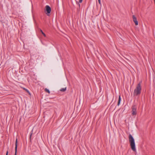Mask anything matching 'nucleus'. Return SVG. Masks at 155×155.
Wrapping results in <instances>:
<instances>
[{
    "instance_id": "f257e3e1",
    "label": "nucleus",
    "mask_w": 155,
    "mask_h": 155,
    "mask_svg": "<svg viewBox=\"0 0 155 155\" xmlns=\"http://www.w3.org/2000/svg\"><path fill=\"white\" fill-rule=\"evenodd\" d=\"M129 141L131 149L134 151H136L134 139L132 135L130 134L129 135Z\"/></svg>"
},
{
    "instance_id": "f03ea898",
    "label": "nucleus",
    "mask_w": 155,
    "mask_h": 155,
    "mask_svg": "<svg viewBox=\"0 0 155 155\" xmlns=\"http://www.w3.org/2000/svg\"><path fill=\"white\" fill-rule=\"evenodd\" d=\"M141 84L140 83L137 84L136 88L134 90V95L137 96L140 94L141 93Z\"/></svg>"
},
{
    "instance_id": "7ed1b4c3",
    "label": "nucleus",
    "mask_w": 155,
    "mask_h": 155,
    "mask_svg": "<svg viewBox=\"0 0 155 155\" xmlns=\"http://www.w3.org/2000/svg\"><path fill=\"white\" fill-rule=\"evenodd\" d=\"M132 114L133 115H136L137 114V107L135 106H133L132 107Z\"/></svg>"
},
{
    "instance_id": "20e7f679",
    "label": "nucleus",
    "mask_w": 155,
    "mask_h": 155,
    "mask_svg": "<svg viewBox=\"0 0 155 155\" xmlns=\"http://www.w3.org/2000/svg\"><path fill=\"white\" fill-rule=\"evenodd\" d=\"M46 10L48 14H50L51 11V9L50 7L48 5H46L45 6Z\"/></svg>"
},
{
    "instance_id": "39448f33",
    "label": "nucleus",
    "mask_w": 155,
    "mask_h": 155,
    "mask_svg": "<svg viewBox=\"0 0 155 155\" xmlns=\"http://www.w3.org/2000/svg\"><path fill=\"white\" fill-rule=\"evenodd\" d=\"M133 21L134 22L136 25H138V22L137 20V18L134 15L132 16Z\"/></svg>"
},
{
    "instance_id": "423d86ee",
    "label": "nucleus",
    "mask_w": 155,
    "mask_h": 155,
    "mask_svg": "<svg viewBox=\"0 0 155 155\" xmlns=\"http://www.w3.org/2000/svg\"><path fill=\"white\" fill-rule=\"evenodd\" d=\"M17 149V139H16L15 143V155H16Z\"/></svg>"
},
{
    "instance_id": "0eeeda50",
    "label": "nucleus",
    "mask_w": 155,
    "mask_h": 155,
    "mask_svg": "<svg viewBox=\"0 0 155 155\" xmlns=\"http://www.w3.org/2000/svg\"><path fill=\"white\" fill-rule=\"evenodd\" d=\"M77 4H78V5L79 7L80 6V5L79 4V3H81L83 0H75Z\"/></svg>"
},
{
    "instance_id": "6e6552de",
    "label": "nucleus",
    "mask_w": 155,
    "mask_h": 155,
    "mask_svg": "<svg viewBox=\"0 0 155 155\" xmlns=\"http://www.w3.org/2000/svg\"><path fill=\"white\" fill-rule=\"evenodd\" d=\"M120 101H121V97H120V95H119V99H118V103H117V105L118 106H119V104L120 103Z\"/></svg>"
},
{
    "instance_id": "1a4fd4ad",
    "label": "nucleus",
    "mask_w": 155,
    "mask_h": 155,
    "mask_svg": "<svg viewBox=\"0 0 155 155\" xmlns=\"http://www.w3.org/2000/svg\"><path fill=\"white\" fill-rule=\"evenodd\" d=\"M66 90V87L64 88H62L60 90V91L62 92L65 91Z\"/></svg>"
},
{
    "instance_id": "9d476101",
    "label": "nucleus",
    "mask_w": 155,
    "mask_h": 155,
    "mask_svg": "<svg viewBox=\"0 0 155 155\" xmlns=\"http://www.w3.org/2000/svg\"><path fill=\"white\" fill-rule=\"evenodd\" d=\"M45 91L47 92H48V93H50V91H49V90L47 88H45Z\"/></svg>"
},
{
    "instance_id": "9b49d317",
    "label": "nucleus",
    "mask_w": 155,
    "mask_h": 155,
    "mask_svg": "<svg viewBox=\"0 0 155 155\" xmlns=\"http://www.w3.org/2000/svg\"><path fill=\"white\" fill-rule=\"evenodd\" d=\"M40 31L41 32V33L45 37H46L45 34L42 31L41 29H40Z\"/></svg>"
},
{
    "instance_id": "f8f14e48",
    "label": "nucleus",
    "mask_w": 155,
    "mask_h": 155,
    "mask_svg": "<svg viewBox=\"0 0 155 155\" xmlns=\"http://www.w3.org/2000/svg\"><path fill=\"white\" fill-rule=\"evenodd\" d=\"M24 89H25V91H26L27 92H28V93H29V94L30 95V94H30V93L28 91V90L27 89H25V88Z\"/></svg>"
},
{
    "instance_id": "ddd939ff",
    "label": "nucleus",
    "mask_w": 155,
    "mask_h": 155,
    "mask_svg": "<svg viewBox=\"0 0 155 155\" xmlns=\"http://www.w3.org/2000/svg\"><path fill=\"white\" fill-rule=\"evenodd\" d=\"M24 89H25V91H26L27 92H28V93H29V94L30 95V94H30V93L28 91V90L27 89H25V88Z\"/></svg>"
},
{
    "instance_id": "4468645a",
    "label": "nucleus",
    "mask_w": 155,
    "mask_h": 155,
    "mask_svg": "<svg viewBox=\"0 0 155 155\" xmlns=\"http://www.w3.org/2000/svg\"><path fill=\"white\" fill-rule=\"evenodd\" d=\"M24 89H25V91H26L27 92H28V93H29V94L30 95V94H30V93L28 91V90L27 89H25V88Z\"/></svg>"
},
{
    "instance_id": "2eb2a0df",
    "label": "nucleus",
    "mask_w": 155,
    "mask_h": 155,
    "mask_svg": "<svg viewBox=\"0 0 155 155\" xmlns=\"http://www.w3.org/2000/svg\"><path fill=\"white\" fill-rule=\"evenodd\" d=\"M99 3L100 4H101V0H98Z\"/></svg>"
},
{
    "instance_id": "dca6fc26",
    "label": "nucleus",
    "mask_w": 155,
    "mask_h": 155,
    "mask_svg": "<svg viewBox=\"0 0 155 155\" xmlns=\"http://www.w3.org/2000/svg\"><path fill=\"white\" fill-rule=\"evenodd\" d=\"M8 151H7L6 152V155H8Z\"/></svg>"
},
{
    "instance_id": "f3484780",
    "label": "nucleus",
    "mask_w": 155,
    "mask_h": 155,
    "mask_svg": "<svg viewBox=\"0 0 155 155\" xmlns=\"http://www.w3.org/2000/svg\"><path fill=\"white\" fill-rule=\"evenodd\" d=\"M32 132L31 134H30V138H31V135H32Z\"/></svg>"
}]
</instances>
